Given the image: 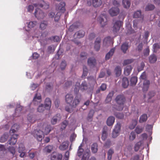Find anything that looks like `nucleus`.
Segmentation results:
<instances>
[{
	"label": "nucleus",
	"instance_id": "f257e3e1",
	"mask_svg": "<svg viewBox=\"0 0 160 160\" xmlns=\"http://www.w3.org/2000/svg\"><path fill=\"white\" fill-rule=\"evenodd\" d=\"M81 100V96L77 95L74 98L72 94H67L65 96V101L70 106H66L65 110L69 112H71L73 111V108H76L79 104Z\"/></svg>",
	"mask_w": 160,
	"mask_h": 160
},
{
	"label": "nucleus",
	"instance_id": "f03ea898",
	"mask_svg": "<svg viewBox=\"0 0 160 160\" xmlns=\"http://www.w3.org/2000/svg\"><path fill=\"white\" fill-rule=\"evenodd\" d=\"M115 100L118 106L114 105L113 108L118 111L122 110L126 100L124 96L123 95H119L116 97Z\"/></svg>",
	"mask_w": 160,
	"mask_h": 160
},
{
	"label": "nucleus",
	"instance_id": "7ed1b4c3",
	"mask_svg": "<svg viewBox=\"0 0 160 160\" xmlns=\"http://www.w3.org/2000/svg\"><path fill=\"white\" fill-rule=\"evenodd\" d=\"M88 6L92 5L94 7H98L101 5L102 4L101 0H84Z\"/></svg>",
	"mask_w": 160,
	"mask_h": 160
},
{
	"label": "nucleus",
	"instance_id": "20e7f679",
	"mask_svg": "<svg viewBox=\"0 0 160 160\" xmlns=\"http://www.w3.org/2000/svg\"><path fill=\"white\" fill-rule=\"evenodd\" d=\"M33 134L34 137L39 141H41L44 136L43 132L40 130H34Z\"/></svg>",
	"mask_w": 160,
	"mask_h": 160
},
{
	"label": "nucleus",
	"instance_id": "39448f33",
	"mask_svg": "<svg viewBox=\"0 0 160 160\" xmlns=\"http://www.w3.org/2000/svg\"><path fill=\"white\" fill-rule=\"evenodd\" d=\"M121 128V124L120 123H118L116 125L112 133V137L113 138H116L119 134Z\"/></svg>",
	"mask_w": 160,
	"mask_h": 160
},
{
	"label": "nucleus",
	"instance_id": "423d86ee",
	"mask_svg": "<svg viewBox=\"0 0 160 160\" xmlns=\"http://www.w3.org/2000/svg\"><path fill=\"white\" fill-rule=\"evenodd\" d=\"M123 22L120 21H117L114 24L112 31L115 33L119 31L121 26L122 25Z\"/></svg>",
	"mask_w": 160,
	"mask_h": 160
},
{
	"label": "nucleus",
	"instance_id": "0eeeda50",
	"mask_svg": "<svg viewBox=\"0 0 160 160\" xmlns=\"http://www.w3.org/2000/svg\"><path fill=\"white\" fill-rule=\"evenodd\" d=\"M35 16L38 19H43L46 15L39 8H37L34 12Z\"/></svg>",
	"mask_w": 160,
	"mask_h": 160
},
{
	"label": "nucleus",
	"instance_id": "6e6552de",
	"mask_svg": "<svg viewBox=\"0 0 160 160\" xmlns=\"http://www.w3.org/2000/svg\"><path fill=\"white\" fill-rule=\"evenodd\" d=\"M65 3L64 2H61L56 7V10L59 13H64L65 11Z\"/></svg>",
	"mask_w": 160,
	"mask_h": 160
},
{
	"label": "nucleus",
	"instance_id": "1a4fd4ad",
	"mask_svg": "<svg viewBox=\"0 0 160 160\" xmlns=\"http://www.w3.org/2000/svg\"><path fill=\"white\" fill-rule=\"evenodd\" d=\"M120 12L119 9L118 7H112L109 11V13L112 16H117Z\"/></svg>",
	"mask_w": 160,
	"mask_h": 160
},
{
	"label": "nucleus",
	"instance_id": "9d476101",
	"mask_svg": "<svg viewBox=\"0 0 160 160\" xmlns=\"http://www.w3.org/2000/svg\"><path fill=\"white\" fill-rule=\"evenodd\" d=\"M34 5L35 7H39L45 9H47L49 7V4L48 2H46L43 0L41 1L40 3L39 4H34Z\"/></svg>",
	"mask_w": 160,
	"mask_h": 160
},
{
	"label": "nucleus",
	"instance_id": "9b49d317",
	"mask_svg": "<svg viewBox=\"0 0 160 160\" xmlns=\"http://www.w3.org/2000/svg\"><path fill=\"white\" fill-rule=\"evenodd\" d=\"M18 136V135L17 134H13L10 139L8 141L9 144L12 145H15L17 142Z\"/></svg>",
	"mask_w": 160,
	"mask_h": 160
},
{
	"label": "nucleus",
	"instance_id": "f8f14e48",
	"mask_svg": "<svg viewBox=\"0 0 160 160\" xmlns=\"http://www.w3.org/2000/svg\"><path fill=\"white\" fill-rule=\"evenodd\" d=\"M69 142L68 141H65L63 142L61 144L59 147V148L62 151H63L67 149L69 146Z\"/></svg>",
	"mask_w": 160,
	"mask_h": 160
},
{
	"label": "nucleus",
	"instance_id": "ddd939ff",
	"mask_svg": "<svg viewBox=\"0 0 160 160\" xmlns=\"http://www.w3.org/2000/svg\"><path fill=\"white\" fill-rule=\"evenodd\" d=\"M88 65L91 67H94L96 64V60L93 57L89 58L88 60Z\"/></svg>",
	"mask_w": 160,
	"mask_h": 160
},
{
	"label": "nucleus",
	"instance_id": "4468645a",
	"mask_svg": "<svg viewBox=\"0 0 160 160\" xmlns=\"http://www.w3.org/2000/svg\"><path fill=\"white\" fill-rule=\"evenodd\" d=\"M101 39L100 37H98L95 42L94 49L97 51H98L100 47Z\"/></svg>",
	"mask_w": 160,
	"mask_h": 160
},
{
	"label": "nucleus",
	"instance_id": "2eb2a0df",
	"mask_svg": "<svg viewBox=\"0 0 160 160\" xmlns=\"http://www.w3.org/2000/svg\"><path fill=\"white\" fill-rule=\"evenodd\" d=\"M85 32L82 30H80L76 32L74 35L75 38H83L85 35Z\"/></svg>",
	"mask_w": 160,
	"mask_h": 160
},
{
	"label": "nucleus",
	"instance_id": "dca6fc26",
	"mask_svg": "<svg viewBox=\"0 0 160 160\" xmlns=\"http://www.w3.org/2000/svg\"><path fill=\"white\" fill-rule=\"evenodd\" d=\"M41 96L40 94L36 93L34 96L33 102L34 104H38L41 101Z\"/></svg>",
	"mask_w": 160,
	"mask_h": 160
},
{
	"label": "nucleus",
	"instance_id": "f3484780",
	"mask_svg": "<svg viewBox=\"0 0 160 160\" xmlns=\"http://www.w3.org/2000/svg\"><path fill=\"white\" fill-rule=\"evenodd\" d=\"M61 119V116L60 114H57L54 116L51 121V123L52 124L54 125L58 121H60Z\"/></svg>",
	"mask_w": 160,
	"mask_h": 160
},
{
	"label": "nucleus",
	"instance_id": "a211bd4d",
	"mask_svg": "<svg viewBox=\"0 0 160 160\" xmlns=\"http://www.w3.org/2000/svg\"><path fill=\"white\" fill-rule=\"evenodd\" d=\"M51 101L50 99L49 98H47L45 99V108L47 110H49L51 106Z\"/></svg>",
	"mask_w": 160,
	"mask_h": 160
},
{
	"label": "nucleus",
	"instance_id": "6ab92c4d",
	"mask_svg": "<svg viewBox=\"0 0 160 160\" xmlns=\"http://www.w3.org/2000/svg\"><path fill=\"white\" fill-rule=\"evenodd\" d=\"M115 118L113 116L109 117L107 120V125L109 126H112L114 122Z\"/></svg>",
	"mask_w": 160,
	"mask_h": 160
},
{
	"label": "nucleus",
	"instance_id": "aec40b11",
	"mask_svg": "<svg viewBox=\"0 0 160 160\" xmlns=\"http://www.w3.org/2000/svg\"><path fill=\"white\" fill-rule=\"evenodd\" d=\"M88 88L87 83L86 81H84L82 82L80 87V90L82 91L87 90Z\"/></svg>",
	"mask_w": 160,
	"mask_h": 160
},
{
	"label": "nucleus",
	"instance_id": "412c9836",
	"mask_svg": "<svg viewBox=\"0 0 160 160\" xmlns=\"http://www.w3.org/2000/svg\"><path fill=\"white\" fill-rule=\"evenodd\" d=\"M129 85V81L127 78H123L122 81V85L124 88H127Z\"/></svg>",
	"mask_w": 160,
	"mask_h": 160
},
{
	"label": "nucleus",
	"instance_id": "4be33fe9",
	"mask_svg": "<svg viewBox=\"0 0 160 160\" xmlns=\"http://www.w3.org/2000/svg\"><path fill=\"white\" fill-rule=\"evenodd\" d=\"M150 84V81L148 80H145L143 82V91H147L148 90Z\"/></svg>",
	"mask_w": 160,
	"mask_h": 160
},
{
	"label": "nucleus",
	"instance_id": "5701e85b",
	"mask_svg": "<svg viewBox=\"0 0 160 160\" xmlns=\"http://www.w3.org/2000/svg\"><path fill=\"white\" fill-rule=\"evenodd\" d=\"M88 83L90 84L94 85L96 83V78L90 76L87 78Z\"/></svg>",
	"mask_w": 160,
	"mask_h": 160
},
{
	"label": "nucleus",
	"instance_id": "b1692460",
	"mask_svg": "<svg viewBox=\"0 0 160 160\" xmlns=\"http://www.w3.org/2000/svg\"><path fill=\"white\" fill-rule=\"evenodd\" d=\"M132 67L131 65H128L124 69V74L126 76L129 75L132 69Z\"/></svg>",
	"mask_w": 160,
	"mask_h": 160
},
{
	"label": "nucleus",
	"instance_id": "393cba45",
	"mask_svg": "<svg viewBox=\"0 0 160 160\" xmlns=\"http://www.w3.org/2000/svg\"><path fill=\"white\" fill-rule=\"evenodd\" d=\"M128 48V43L125 42L121 46V50L124 53H126Z\"/></svg>",
	"mask_w": 160,
	"mask_h": 160
},
{
	"label": "nucleus",
	"instance_id": "a878e982",
	"mask_svg": "<svg viewBox=\"0 0 160 160\" xmlns=\"http://www.w3.org/2000/svg\"><path fill=\"white\" fill-rule=\"evenodd\" d=\"M115 50V48H113L111 49L108 52L105 56V59L108 60L113 55Z\"/></svg>",
	"mask_w": 160,
	"mask_h": 160
},
{
	"label": "nucleus",
	"instance_id": "bb28decb",
	"mask_svg": "<svg viewBox=\"0 0 160 160\" xmlns=\"http://www.w3.org/2000/svg\"><path fill=\"white\" fill-rule=\"evenodd\" d=\"M20 126L19 125L17 124H14L12 126L10 132L11 133H14L16 132L19 128Z\"/></svg>",
	"mask_w": 160,
	"mask_h": 160
},
{
	"label": "nucleus",
	"instance_id": "cd10ccee",
	"mask_svg": "<svg viewBox=\"0 0 160 160\" xmlns=\"http://www.w3.org/2000/svg\"><path fill=\"white\" fill-rule=\"evenodd\" d=\"M104 18H105V20L101 16L99 17L98 18V20L101 26L102 27L107 25V19L105 17H104Z\"/></svg>",
	"mask_w": 160,
	"mask_h": 160
},
{
	"label": "nucleus",
	"instance_id": "c85d7f7f",
	"mask_svg": "<svg viewBox=\"0 0 160 160\" xmlns=\"http://www.w3.org/2000/svg\"><path fill=\"white\" fill-rule=\"evenodd\" d=\"M92 152L93 153L97 152L98 150V144L97 143H94L92 145L91 147Z\"/></svg>",
	"mask_w": 160,
	"mask_h": 160
},
{
	"label": "nucleus",
	"instance_id": "c756f323",
	"mask_svg": "<svg viewBox=\"0 0 160 160\" xmlns=\"http://www.w3.org/2000/svg\"><path fill=\"white\" fill-rule=\"evenodd\" d=\"M147 115L146 114H143L139 118V122L140 123L145 122L147 121Z\"/></svg>",
	"mask_w": 160,
	"mask_h": 160
},
{
	"label": "nucleus",
	"instance_id": "7c9ffc66",
	"mask_svg": "<svg viewBox=\"0 0 160 160\" xmlns=\"http://www.w3.org/2000/svg\"><path fill=\"white\" fill-rule=\"evenodd\" d=\"M122 4L125 8H129L131 3L129 0H123Z\"/></svg>",
	"mask_w": 160,
	"mask_h": 160
},
{
	"label": "nucleus",
	"instance_id": "2f4dec72",
	"mask_svg": "<svg viewBox=\"0 0 160 160\" xmlns=\"http://www.w3.org/2000/svg\"><path fill=\"white\" fill-rule=\"evenodd\" d=\"M149 60L150 63H154L157 61V58L155 55H152L149 56Z\"/></svg>",
	"mask_w": 160,
	"mask_h": 160
},
{
	"label": "nucleus",
	"instance_id": "473e14b6",
	"mask_svg": "<svg viewBox=\"0 0 160 160\" xmlns=\"http://www.w3.org/2000/svg\"><path fill=\"white\" fill-rule=\"evenodd\" d=\"M8 134L5 133L3 134L0 138V141L2 142H4L6 141L8 138Z\"/></svg>",
	"mask_w": 160,
	"mask_h": 160
},
{
	"label": "nucleus",
	"instance_id": "72a5a7b5",
	"mask_svg": "<svg viewBox=\"0 0 160 160\" xmlns=\"http://www.w3.org/2000/svg\"><path fill=\"white\" fill-rule=\"evenodd\" d=\"M43 127H45V128L44 130V132L45 135H47L51 131V129L49 126L43 124Z\"/></svg>",
	"mask_w": 160,
	"mask_h": 160
},
{
	"label": "nucleus",
	"instance_id": "f704fd0d",
	"mask_svg": "<svg viewBox=\"0 0 160 160\" xmlns=\"http://www.w3.org/2000/svg\"><path fill=\"white\" fill-rule=\"evenodd\" d=\"M116 72V75L118 77L121 75L122 72V70L121 67L120 66H117L115 70Z\"/></svg>",
	"mask_w": 160,
	"mask_h": 160
},
{
	"label": "nucleus",
	"instance_id": "c9c22d12",
	"mask_svg": "<svg viewBox=\"0 0 160 160\" xmlns=\"http://www.w3.org/2000/svg\"><path fill=\"white\" fill-rule=\"evenodd\" d=\"M114 151L112 149L110 148L108 150L107 153V158L108 160H111V159L112 155Z\"/></svg>",
	"mask_w": 160,
	"mask_h": 160
},
{
	"label": "nucleus",
	"instance_id": "e433bc0d",
	"mask_svg": "<svg viewBox=\"0 0 160 160\" xmlns=\"http://www.w3.org/2000/svg\"><path fill=\"white\" fill-rule=\"evenodd\" d=\"M142 144V141H140L137 142L135 145L134 149L136 152L138 151L140 148V146Z\"/></svg>",
	"mask_w": 160,
	"mask_h": 160
},
{
	"label": "nucleus",
	"instance_id": "4c0bfd02",
	"mask_svg": "<svg viewBox=\"0 0 160 160\" xmlns=\"http://www.w3.org/2000/svg\"><path fill=\"white\" fill-rule=\"evenodd\" d=\"M137 78L136 77H133L130 79L131 84L132 86L135 85L137 82Z\"/></svg>",
	"mask_w": 160,
	"mask_h": 160
},
{
	"label": "nucleus",
	"instance_id": "58836bf2",
	"mask_svg": "<svg viewBox=\"0 0 160 160\" xmlns=\"http://www.w3.org/2000/svg\"><path fill=\"white\" fill-rule=\"evenodd\" d=\"M83 72L82 76V78L85 77L88 75V69L87 67L85 66H83Z\"/></svg>",
	"mask_w": 160,
	"mask_h": 160
},
{
	"label": "nucleus",
	"instance_id": "ea45409f",
	"mask_svg": "<svg viewBox=\"0 0 160 160\" xmlns=\"http://www.w3.org/2000/svg\"><path fill=\"white\" fill-rule=\"evenodd\" d=\"M141 12L140 10H138L135 12L133 15L134 18H138L141 17Z\"/></svg>",
	"mask_w": 160,
	"mask_h": 160
},
{
	"label": "nucleus",
	"instance_id": "a19ab883",
	"mask_svg": "<svg viewBox=\"0 0 160 160\" xmlns=\"http://www.w3.org/2000/svg\"><path fill=\"white\" fill-rule=\"evenodd\" d=\"M111 38L110 37L108 36L105 38L103 40V43L106 44H109L111 42Z\"/></svg>",
	"mask_w": 160,
	"mask_h": 160
},
{
	"label": "nucleus",
	"instance_id": "79ce46f5",
	"mask_svg": "<svg viewBox=\"0 0 160 160\" xmlns=\"http://www.w3.org/2000/svg\"><path fill=\"white\" fill-rule=\"evenodd\" d=\"M137 124V120H133L132 121V123L129 126V128L130 129H133L135 127Z\"/></svg>",
	"mask_w": 160,
	"mask_h": 160
},
{
	"label": "nucleus",
	"instance_id": "37998d69",
	"mask_svg": "<svg viewBox=\"0 0 160 160\" xmlns=\"http://www.w3.org/2000/svg\"><path fill=\"white\" fill-rule=\"evenodd\" d=\"M47 24L48 23L46 21L41 22L40 25V28L41 29L44 30L46 28Z\"/></svg>",
	"mask_w": 160,
	"mask_h": 160
},
{
	"label": "nucleus",
	"instance_id": "c03bdc74",
	"mask_svg": "<svg viewBox=\"0 0 160 160\" xmlns=\"http://www.w3.org/2000/svg\"><path fill=\"white\" fill-rule=\"evenodd\" d=\"M53 146L52 145H48L45 147L44 150L46 152L48 153H50L52 150Z\"/></svg>",
	"mask_w": 160,
	"mask_h": 160
},
{
	"label": "nucleus",
	"instance_id": "a18cd8bd",
	"mask_svg": "<svg viewBox=\"0 0 160 160\" xmlns=\"http://www.w3.org/2000/svg\"><path fill=\"white\" fill-rule=\"evenodd\" d=\"M134 59H131L125 60L123 61V65H126L127 64H130L133 62Z\"/></svg>",
	"mask_w": 160,
	"mask_h": 160
},
{
	"label": "nucleus",
	"instance_id": "49530a36",
	"mask_svg": "<svg viewBox=\"0 0 160 160\" xmlns=\"http://www.w3.org/2000/svg\"><path fill=\"white\" fill-rule=\"evenodd\" d=\"M107 131L103 129L102 132V134L101 137L103 141H105L107 138Z\"/></svg>",
	"mask_w": 160,
	"mask_h": 160
},
{
	"label": "nucleus",
	"instance_id": "de8ad7c7",
	"mask_svg": "<svg viewBox=\"0 0 160 160\" xmlns=\"http://www.w3.org/2000/svg\"><path fill=\"white\" fill-rule=\"evenodd\" d=\"M25 147L22 143H21L19 144L18 150V152H22L24 151L25 150Z\"/></svg>",
	"mask_w": 160,
	"mask_h": 160
},
{
	"label": "nucleus",
	"instance_id": "09e8293b",
	"mask_svg": "<svg viewBox=\"0 0 160 160\" xmlns=\"http://www.w3.org/2000/svg\"><path fill=\"white\" fill-rule=\"evenodd\" d=\"M136 138V134L135 132H132L129 136V140L130 141H133Z\"/></svg>",
	"mask_w": 160,
	"mask_h": 160
},
{
	"label": "nucleus",
	"instance_id": "8fccbe9b",
	"mask_svg": "<svg viewBox=\"0 0 160 160\" xmlns=\"http://www.w3.org/2000/svg\"><path fill=\"white\" fill-rule=\"evenodd\" d=\"M155 7L153 5L151 4H148L146 7L145 10L146 11L152 10Z\"/></svg>",
	"mask_w": 160,
	"mask_h": 160
},
{
	"label": "nucleus",
	"instance_id": "3c124183",
	"mask_svg": "<svg viewBox=\"0 0 160 160\" xmlns=\"http://www.w3.org/2000/svg\"><path fill=\"white\" fill-rule=\"evenodd\" d=\"M37 22L36 21L30 22L28 24V27L29 28L34 27L37 24Z\"/></svg>",
	"mask_w": 160,
	"mask_h": 160
},
{
	"label": "nucleus",
	"instance_id": "603ef678",
	"mask_svg": "<svg viewBox=\"0 0 160 160\" xmlns=\"http://www.w3.org/2000/svg\"><path fill=\"white\" fill-rule=\"evenodd\" d=\"M49 39L52 40L54 42H58L60 40L59 37L58 36H53L50 37Z\"/></svg>",
	"mask_w": 160,
	"mask_h": 160
},
{
	"label": "nucleus",
	"instance_id": "864d4df0",
	"mask_svg": "<svg viewBox=\"0 0 160 160\" xmlns=\"http://www.w3.org/2000/svg\"><path fill=\"white\" fill-rule=\"evenodd\" d=\"M115 115L117 118L120 119L123 118L124 117L123 114L120 112L116 113L115 114Z\"/></svg>",
	"mask_w": 160,
	"mask_h": 160
},
{
	"label": "nucleus",
	"instance_id": "5fc2aeb1",
	"mask_svg": "<svg viewBox=\"0 0 160 160\" xmlns=\"http://www.w3.org/2000/svg\"><path fill=\"white\" fill-rule=\"evenodd\" d=\"M153 49H154V52H156L158 49L160 48V45L158 43H155L153 45Z\"/></svg>",
	"mask_w": 160,
	"mask_h": 160
},
{
	"label": "nucleus",
	"instance_id": "6e6d98bb",
	"mask_svg": "<svg viewBox=\"0 0 160 160\" xmlns=\"http://www.w3.org/2000/svg\"><path fill=\"white\" fill-rule=\"evenodd\" d=\"M81 147L82 146L81 145L79 146L78 148V153L79 157L81 156L82 155L83 152L84 151V149L82 148Z\"/></svg>",
	"mask_w": 160,
	"mask_h": 160
},
{
	"label": "nucleus",
	"instance_id": "4d7b16f0",
	"mask_svg": "<svg viewBox=\"0 0 160 160\" xmlns=\"http://www.w3.org/2000/svg\"><path fill=\"white\" fill-rule=\"evenodd\" d=\"M28 120L31 123H34L36 120L35 118H33L32 116L28 115Z\"/></svg>",
	"mask_w": 160,
	"mask_h": 160
},
{
	"label": "nucleus",
	"instance_id": "13d9d810",
	"mask_svg": "<svg viewBox=\"0 0 160 160\" xmlns=\"http://www.w3.org/2000/svg\"><path fill=\"white\" fill-rule=\"evenodd\" d=\"M80 83L79 82H77L75 85V87L74 90L75 92H78L79 91V89L80 88Z\"/></svg>",
	"mask_w": 160,
	"mask_h": 160
},
{
	"label": "nucleus",
	"instance_id": "bf43d9fd",
	"mask_svg": "<svg viewBox=\"0 0 160 160\" xmlns=\"http://www.w3.org/2000/svg\"><path fill=\"white\" fill-rule=\"evenodd\" d=\"M111 145V141L110 140L108 139L105 143L104 147L106 148H109Z\"/></svg>",
	"mask_w": 160,
	"mask_h": 160
},
{
	"label": "nucleus",
	"instance_id": "052dcab7",
	"mask_svg": "<svg viewBox=\"0 0 160 160\" xmlns=\"http://www.w3.org/2000/svg\"><path fill=\"white\" fill-rule=\"evenodd\" d=\"M68 124V122L66 121H64L62 123L61 129L62 130L64 129Z\"/></svg>",
	"mask_w": 160,
	"mask_h": 160
},
{
	"label": "nucleus",
	"instance_id": "680f3d73",
	"mask_svg": "<svg viewBox=\"0 0 160 160\" xmlns=\"http://www.w3.org/2000/svg\"><path fill=\"white\" fill-rule=\"evenodd\" d=\"M8 150L12 153L13 155L15 154L16 150L15 148L13 147H9L8 148Z\"/></svg>",
	"mask_w": 160,
	"mask_h": 160
},
{
	"label": "nucleus",
	"instance_id": "e2e57ef3",
	"mask_svg": "<svg viewBox=\"0 0 160 160\" xmlns=\"http://www.w3.org/2000/svg\"><path fill=\"white\" fill-rule=\"evenodd\" d=\"M22 107L20 105H17L16 108L15 109V112L19 113L22 110Z\"/></svg>",
	"mask_w": 160,
	"mask_h": 160
},
{
	"label": "nucleus",
	"instance_id": "0e129e2a",
	"mask_svg": "<svg viewBox=\"0 0 160 160\" xmlns=\"http://www.w3.org/2000/svg\"><path fill=\"white\" fill-rule=\"evenodd\" d=\"M142 130L143 128H140L138 126L136 127L135 129V132L137 134L141 133L142 132Z\"/></svg>",
	"mask_w": 160,
	"mask_h": 160
},
{
	"label": "nucleus",
	"instance_id": "69168bd1",
	"mask_svg": "<svg viewBox=\"0 0 160 160\" xmlns=\"http://www.w3.org/2000/svg\"><path fill=\"white\" fill-rule=\"evenodd\" d=\"M66 66V62L65 60L62 61L60 65V68L62 70L64 69Z\"/></svg>",
	"mask_w": 160,
	"mask_h": 160
},
{
	"label": "nucleus",
	"instance_id": "338daca9",
	"mask_svg": "<svg viewBox=\"0 0 160 160\" xmlns=\"http://www.w3.org/2000/svg\"><path fill=\"white\" fill-rule=\"evenodd\" d=\"M44 108H45L44 107L43 105L41 104L39 106L37 110L38 112H42L44 111Z\"/></svg>",
	"mask_w": 160,
	"mask_h": 160
},
{
	"label": "nucleus",
	"instance_id": "774afa93",
	"mask_svg": "<svg viewBox=\"0 0 160 160\" xmlns=\"http://www.w3.org/2000/svg\"><path fill=\"white\" fill-rule=\"evenodd\" d=\"M55 50V49L52 46H49L48 48V52L49 53H51L53 52Z\"/></svg>",
	"mask_w": 160,
	"mask_h": 160
}]
</instances>
